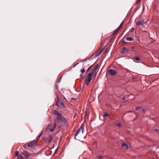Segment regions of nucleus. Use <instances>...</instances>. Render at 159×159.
I'll return each mask as SVG.
<instances>
[{
	"label": "nucleus",
	"mask_w": 159,
	"mask_h": 159,
	"mask_svg": "<svg viewBox=\"0 0 159 159\" xmlns=\"http://www.w3.org/2000/svg\"><path fill=\"white\" fill-rule=\"evenodd\" d=\"M61 122L63 123L64 124V125L66 126H67L68 125V121L65 118H64V119L61 121Z\"/></svg>",
	"instance_id": "obj_10"
},
{
	"label": "nucleus",
	"mask_w": 159,
	"mask_h": 159,
	"mask_svg": "<svg viewBox=\"0 0 159 159\" xmlns=\"http://www.w3.org/2000/svg\"><path fill=\"white\" fill-rule=\"evenodd\" d=\"M22 154L25 156L26 159H29L30 155V154L29 152L24 151L22 152Z\"/></svg>",
	"instance_id": "obj_6"
},
{
	"label": "nucleus",
	"mask_w": 159,
	"mask_h": 159,
	"mask_svg": "<svg viewBox=\"0 0 159 159\" xmlns=\"http://www.w3.org/2000/svg\"><path fill=\"white\" fill-rule=\"evenodd\" d=\"M134 39H132V38L131 37H129L126 38V40H128L129 41H131L133 40Z\"/></svg>",
	"instance_id": "obj_15"
},
{
	"label": "nucleus",
	"mask_w": 159,
	"mask_h": 159,
	"mask_svg": "<svg viewBox=\"0 0 159 159\" xmlns=\"http://www.w3.org/2000/svg\"><path fill=\"white\" fill-rule=\"evenodd\" d=\"M141 111L143 112H145V110L144 109H142Z\"/></svg>",
	"instance_id": "obj_32"
},
{
	"label": "nucleus",
	"mask_w": 159,
	"mask_h": 159,
	"mask_svg": "<svg viewBox=\"0 0 159 159\" xmlns=\"http://www.w3.org/2000/svg\"><path fill=\"white\" fill-rule=\"evenodd\" d=\"M57 152V151L56 150L55 152Z\"/></svg>",
	"instance_id": "obj_41"
},
{
	"label": "nucleus",
	"mask_w": 159,
	"mask_h": 159,
	"mask_svg": "<svg viewBox=\"0 0 159 159\" xmlns=\"http://www.w3.org/2000/svg\"><path fill=\"white\" fill-rule=\"evenodd\" d=\"M140 0H137V3H136V4H137V3L139 2L140 1Z\"/></svg>",
	"instance_id": "obj_35"
},
{
	"label": "nucleus",
	"mask_w": 159,
	"mask_h": 159,
	"mask_svg": "<svg viewBox=\"0 0 159 159\" xmlns=\"http://www.w3.org/2000/svg\"><path fill=\"white\" fill-rule=\"evenodd\" d=\"M102 156H99V159H102Z\"/></svg>",
	"instance_id": "obj_36"
},
{
	"label": "nucleus",
	"mask_w": 159,
	"mask_h": 159,
	"mask_svg": "<svg viewBox=\"0 0 159 159\" xmlns=\"http://www.w3.org/2000/svg\"><path fill=\"white\" fill-rule=\"evenodd\" d=\"M52 137L51 135L48 136V137L47 138L48 141L49 143H51L52 142Z\"/></svg>",
	"instance_id": "obj_11"
},
{
	"label": "nucleus",
	"mask_w": 159,
	"mask_h": 159,
	"mask_svg": "<svg viewBox=\"0 0 159 159\" xmlns=\"http://www.w3.org/2000/svg\"><path fill=\"white\" fill-rule=\"evenodd\" d=\"M124 24V22L123 21L120 24V25L118 27V28H119V29H120V28H121V27H122V25H123Z\"/></svg>",
	"instance_id": "obj_21"
},
{
	"label": "nucleus",
	"mask_w": 159,
	"mask_h": 159,
	"mask_svg": "<svg viewBox=\"0 0 159 159\" xmlns=\"http://www.w3.org/2000/svg\"><path fill=\"white\" fill-rule=\"evenodd\" d=\"M80 77L82 79H83L84 77V74H81L80 75Z\"/></svg>",
	"instance_id": "obj_28"
},
{
	"label": "nucleus",
	"mask_w": 159,
	"mask_h": 159,
	"mask_svg": "<svg viewBox=\"0 0 159 159\" xmlns=\"http://www.w3.org/2000/svg\"><path fill=\"white\" fill-rule=\"evenodd\" d=\"M125 97H123V98H122V99L123 100H125Z\"/></svg>",
	"instance_id": "obj_37"
},
{
	"label": "nucleus",
	"mask_w": 159,
	"mask_h": 159,
	"mask_svg": "<svg viewBox=\"0 0 159 159\" xmlns=\"http://www.w3.org/2000/svg\"><path fill=\"white\" fill-rule=\"evenodd\" d=\"M17 159H24L23 157L21 155H19L17 157Z\"/></svg>",
	"instance_id": "obj_18"
},
{
	"label": "nucleus",
	"mask_w": 159,
	"mask_h": 159,
	"mask_svg": "<svg viewBox=\"0 0 159 159\" xmlns=\"http://www.w3.org/2000/svg\"><path fill=\"white\" fill-rule=\"evenodd\" d=\"M42 133H41V134L40 135H39V138H38V140L39 139V138H40V137H41V135H42Z\"/></svg>",
	"instance_id": "obj_33"
},
{
	"label": "nucleus",
	"mask_w": 159,
	"mask_h": 159,
	"mask_svg": "<svg viewBox=\"0 0 159 159\" xmlns=\"http://www.w3.org/2000/svg\"><path fill=\"white\" fill-rule=\"evenodd\" d=\"M92 66H90L88 68V69L87 70V72H88L89 71V70L91 69Z\"/></svg>",
	"instance_id": "obj_31"
},
{
	"label": "nucleus",
	"mask_w": 159,
	"mask_h": 159,
	"mask_svg": "<svg viewBox=\"0 0 159 159\" xmlns=\"http://www.w3.org/2000/svg\"><path fill=\"white\" fill-rule=\"evenodd\" d=\"M120 29L119 28H118L115 30L112 33L113 35H114L118 31H119Z\"/></svg>",
	"instance_id": "obj_16"
},
{
	"label": "nucleus",
	"mask_w": 159,
	"mask_h": 159,
	"mask_svg": "<svg viewBox=\"0 0 159 159\" xmlns=\"http://www.w3.org/2000/svg\"><path fill=\"white\" fill-rule=\"evenodd\" d=\"M28 146V145H27L26 144H24L23 146V147L24 148H27V146Z\"/></svg>",
	"instance_id": "obj_30"
},
{
	"label": "nucleus",
	"mask_w": 159,
	"mask_h": 159,
	"mask_svg": "<svg viewBox=\"0 0 159 159\" xmlns=\"http://www.w3.org/2000/svg\"><path fill=\"white\" fill-rule=\"evenodd\" d=\"M57 119L60 121H62L63 119H64V117L61 114H60L57 116Z\"/></svg>",
	"instance_id": "obj_7"
},
{
	"label": "nucleus",
	"mask_w": 159,
	"mask_h": 159,
	"mask_svg": "<svg viewBox=\"0 0 159 159\" xmlns=\"http://www.w3.org/2000/svg\"><path fill=\"white\" fill-rule=\"evenodd\" d=\"M93 75L90 73L88 74L85 80V82L86 84H89L92 80Z\"/></svg>",
	"instance_id": "obj_1"
},
{
	"label": "nucleus",
	"mask_w": 159,
	"mask_h": 159,
	"mask_svg": "<svg viewBox=\"0 0 159 159\" xmlns=\"http://www.w3.org/2000/svg\"><path fill=\"white\" fill-rule=\"evenodd\" d=\"M56 127V124L54 123L53 124H49L48 127V129H49L51 132L54 131Z\"/></svg>",
	"instance_id": "obj_2"
},
{
	"label": "nucleus",
	"mask_w": 159,
	"mask_h": 159,
	"mask_svg": "<svg viewBox=\"0 0 159 159\" xmlns=\"http://www.w3.org/2000/svg\"><path fill=\"white\" fill-rule=\"evenodd\" d=\"M75 116H73V118H75Z\"/></svg>",
	"instance_id": "obj_39"
},
{
	"label": "nucleus",
	"mask_w": 159,
	"mask_h": 159,
	"mask_svg": "<svg viewBox=\"0 0 159 159\" xmlns=\"http://www.w3.org/2000/svg\"><path fill=\"white\" fill-rule=\"evenodd\" d=\"M85 69L84 68L82 69L81 70V72L82 73H84L85 72Z\"/></svg>",
	"instance_id": "obj_27"
},
{
	"label": "nucleus",
	"mask_w": 159,
	"mask_h": 159,
	"mask_svg": "<svg viewBox=\"0 0 159 159\" xmlns=\"http://www.w3.org/2000/svg\"><path fill=\"white\" fill-rule=\"evenodd\" d=\"M121 43L122 44V43H127V42H126L124 40H123L121 42Z\"/></svg>",
	"instance_id": "obj_29"
},
{
	"label": "nucleus",
	"mask_w": 159,
	"mask_h": 159,
	"mask_svg": "<svg viewBox=\"0 0 159 159\" xmlns=\"http://www.w3.org/2000/svg\"><path fill=\"white\" fill-rule=\"evenodd\" d=\"M155 131H157V132H159V129H155Z\"/></svg>",
	"instance_id": "obj_34"
},
{
	"label": "nucleus",
	"mask_w": 159,
	"mask_h": 159,
	"mask_svg": "<svg viewBox=\"0 0 159 159\" xmlns=\"http://www.w3.org/2000/svg\"><path fill=\"white\" fill-rule=\"evenodd\" d=\"M56 104L60 108H62L64 107V105L62 102L57 101L56 102Z\"/></svg>",
	"instance_id": "obj_5"
},
{
	"label": "nucleus",
	"mask_w": 159,
	"mask_h": 159,
	"mask_svg": "<svg viewBox=\"0 0 159 159\" xmlns=\"http://www.w3.org/2000/svg\"><path fill=\"white\" fill-rule=\"evenodd\" d=\"M19 152L18 151H16L15 152V156H19Z\"/></svg>",
	"instance_id": "obj_25"
},
{
	"label": "nucleus",
	"mask_w": 159,
	"mask_h": 159,
	"mask_svg": "<svg viewBox=\"0 0 159 159\" xmlns=\"http://www.w3.org/2000/svg\"><path fill=\"white\" fill-rule=\"evenodd\" d=\"M57 152V151L56 150L55 152Z\"/></svg>",
	"instance_id": "obj_42"
},
{
	"label": "nucleus",
	"mask_w": 159,
	"mask_h": 159,
	"mask_svg": "<svg viewBox=\"0 0 159 159\" xmlns=\"http://www.w3.org/2000/svg\"><path fill=\"white\" fill-rule=\"evenodd\" d=\"M36 143L37 142L35 140H34L29 143L28 144V146L29 147H34L35 146Z\"/></svg>",
	"instance_id": "obj_3"
},
{
	"label": "nucleus",
	"mask_w": 159,
	"mask_h": 159,
	"mask_svg": "<svg viewBox=\"0 0 159 159\" xmlns=\"http://www.w3.org/2000/svg\"><path fill=\"white\" fill-rule=\"evenodd\" d=\"M122 147L125 149H127L128 147V145L125 143H123L122 144Z\"/></svg>",
	"instance_id": "obj_12"
},
{
	"label": "nucleus",
	"mask_w": 159,
	"mask_h": 159,
	"mask_svg": "<svg viewBox=\"0 0 159 159\" xmlns=\"http://www.w3.org/2000/svg\"><path fill=\"white\" fill-rule=\"evenodd\" d=\"M101 53V52L98 53V56H99L100 54Z\"/></svg>",
	"instance_id": "obj_38"
},
{
	"label": "nucleus",
	"mask_w": 159,
	"mask_h": 159,
	"mask_svg": "<svg viewBox=\"0 0 159 159\" xmlns=\"http://www.w3.org/2000/svg\"><path fill=\"white\" fill-rule=\"evenodd\" d=\"M115 125L116 126H118L119 127H120L121 126V124L119 122L116 123L115 124Z\"/></svg>",
	"instance_id": "obj_19"
},
{
	"label": "nucleus",
	"mask_w": 159,
	"mask_h": 159,
	"mask_svg": "<svg viewBox=\"0 0 159 159\" xmlns=\"http://www.w3.org/2000/svg\"><path fill=\"white\" fill-rule=\"evenodd\" d=\"M124 24V22L123 21L120 24V25L118 27V28H119V29H120V28H121V27H122V25H123Z\"/></svg>",
	"instance_id": "obj_22"
},
{
	"label": "nucleus",
	"mask_w": 159,
	"mask_h": 159,
	"mask_svg": "<svg viewBox=\"0 0 159 159\" xmlns=\"http://www.w3.org/2000/svg\"><path fill=\"white\" fill-rule=\"evenodd\" d=\"M108 73L110 75L114 76L116 74V72L113 69H110L108 71Z\"/></svg>",
	"instance_id": "obj_4"
},
{
	"label": "nucleus",
	"mask_w": 159,
	"mask_h": 159,
	"mask_svg": "<svg viewBox=\"0 0 159 159\" xmlns=\"http://www.w3.org/2000/svg\"><path fill=\"white\" fill-rule=\"evenodd\" d=\"M98 65L97 64V65L95 66V67L93 69L92 71L91 72H90V73H91L93 75L94 72L97 70L98 68Z\"/></svg>",
	"instance_id": "obj_9"
},
{
	"label": "nucleus",
	"mask_w": 159,
	"mask_h": 159,
	"mask_svg": "<svg viewBox=\"0 0 159 159\" xmlns=\"http://www.w3.org/2000/svg\"><path fill=\"white\" fill-rule=\"evenodd\" d=\"M80 129H82V132L83 133V131L84 130V126H83L82 125H81V126L80 128L77 131V133H76V134H75V138H74L75 139H75V137H76V136H77V135L80 132Z\"/></svg>",
	"instance_id": "obj_8"
},
{
	"label": "nucleus",
	"mask_w": 159,
	"mask_h": 159,
	"mask_svg": "<svg viewBox=\"0 0 159 159\" xmlns=\"http://www.w3.org/2000/svg\"><path fill=\"white\" fill-rule=\"evenodd\" d=\"M108 114L107 113H105L103 114V117H107L108 116Z\"/></svg>",
	"instance_id": "obj_20"
},
{
	"label": "nucleus",
	"mask_w": 159,
	"mask_h": 159,
	"mask_svg": "<svg viewBox=\"0 0 159 159\" xmlns=\"http://www.w3.org/2000/svg\"><path fill=\"white\" fill-rule=\"evenodd\" d=\"M143 21H138L136 22V24L138 25H143Z\"/></svg>",
	"instance_id": "obj_13"
},
{
	"label": "nucleus",
	"mask_w": 159,
	"mask_h": 159,
	"mask_svg": "<svg viewBox=\"0 0 159 159\" xmlns=\"http://www.w3.org/2000/svg\"><path fill=\"white\" fill-rule=\"evenodd\" d=\"M141 108V107H135V109L137 111Z\"/></svg>",
	"instance_id": "obj_23"
},
{
	"label": "nucleus",
	"mask_w": 159,
	"mask_h": 159,
	"mask_svg": "<svg viewBox=\"0 0 159 159\" xmlns=\"http://www.w3.org/2000/svg\"><path fill=\"white\" fill-rule=\"evenodd\" d=\"M133 96L132 95H129V97H130V96Z\"/></svg>",
	"instance_id": "obj_40"
},
{
	"label": "nucleus",
	"mask_w": 159,
	"mask_h": 159,
	"mask_svg": "<svg viewBox=\"0 0 159 159\" xmlns=\"http://www.w3.org/2000/svg\"><path fill=\"white\" fill-rule=\"evenodd\" d=\"M127 50V48H126L125 47H124L122 48L121 52L122 53H124L125 52V51H126Z\"/></svg>",
	"instance_id": "obj_17"
},
{
	"label": "nucleus",
	"mask_w": 159,
	"mask_h": 159,
	"mask_svg": "<svg viewBox=\"0 0 159 159\" xmlns=\"http://www.w3.org/2000/svg\"><path fill=\"white\" fill-rule=\"evenodd\" d=\"M134 27H132L131 29L130 30V32H133L134 31Z\"/></svg>",
	"instance_id": "obj_24"
},
{
	"label": "nucleus",
	"mask_w": 159,
	"mask_h": 159,
	"mask_svg": "<svg viewBox=\"0 0 159 159\" xmlns=\"http://www.w3.org/2000/svg\"><path fill=\"white\" fill-rule=\"evenodd\" d=\"M135 60H136V61H139L140 59L139 58V57H136L135 58Z\"/></svg>",
	"instance_id": "obj_26"
},
{
	"label": "nucleus",
	"mask_w": 159,
	"mask_h": 159,
	"mask_svg": "<svg viewBox=\"0 0 159 159\" xmlns=\"http://www.w3.org/2000/svg\"><path fill=\"white\" fill-rule=\"evenodd\" d=\"M53 113L56 115L57 116L58 115H59L60 113L57 111L56 110H54L53 111Z\"/></svg>",
	"instance_id": "obj_14"
}]
</instances>
